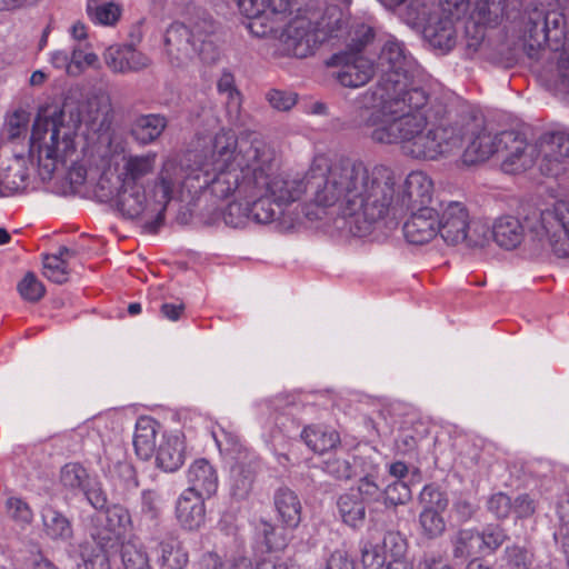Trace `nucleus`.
Here are the masks:
<instances>
[{"instance_id": "obj_49", "label": "nucleus", "mask_w": 569, "mask_h": 569, "mask_svg": "<svg viewBox=\"0 0 569 569\" xmlns=\"http://www.w3.org/2000/svg\"><path fill=\"white\" fill-rule=\"evenodd\" d=\"M507 539L505 530L499 526H488L480 532L481 555L496 551Z\"/></svg>"}, {"instance_id": "obj_32", "label": "nucleus", "mask_w": 569, "mask_h": 569, "mask_svg": "<svg viewBox=\"0 0 569 569\" xmlns=\"http://www.w3.org/2000/svg\"><path fill=\"white\" fill-rule=\"evenodd\" d=\"M157 561L160 569H182L188 563V553L179 540L166 537L157 545Z\"/></svg>"}, {"instance_id": "obj_42", "label": "nucleus", "mask_w": 569, "mask_h": 569, "mask_svg": "<svg viewBox=\"0 0 569 569\" xmlns=\"http://www.w3.org/2000/svg\"><path fill=\"white\" fill-rule=\"evenodd\" d=\"M121 560L124 569H152L144 548L132 541L122 543Z\"/></svg>"}, {"instance_id": "obj_16", "label": "nucleus", "mask_w": 569, "mask_h": 569, "mask_svg": "<svg viewBox=\"0 0 569 569\" xmlns=\"http://www.w3.org/2000/svg\"><path fill=\"white\" fill-rule=\"evenodd\" d=\"M106 66L114 73L140 72L152 64V59L133 44H111L103 52Z\"/></svg>"}, {"instance_id": "obj_28", "label": "nucleus", "mask_w": 569, "mask_h": 569, "mask_svg": "<svg viewBox=\"0 0 569 569\" xmlns=\"http://www.w3.org/2000/svg\"><path fill=\"white\" fill-rule=\"evenodd\" d=\"M338 513L343 523L347 526L359 529L363 526L366 520V503L359 493L350 490L342 493L337 499Z\"/></svg>"}, {"instance_id": "obj_3", "label": "nucleus", "mask_w": 569, "mask_h": 569, "mask_svg": "<svg viewBox=\"0 0 569 569\" xmlns=\"http://www.w3.org/2000/svg\"><path fill=\"white\" fill-rule=\"evenodd\" d=\"M356 128L377 144H399L402 153L418 160H436L459 147L465 128L451 119L448 106L413 91L405 101L351 118Z\"/></svg>"}, {"instance_id": "obj_60", "label": "nucleus", "mask_w": 569, "mask_h": 569, "mask_svg": "<svg viewBox=\"0 0 569 569\" xmlns=\"http://www.w3.org/2000/svg\"><path fill=\"white\" fill-rule=\"evenodd\" d=\"M537 502L528 493L520 495L512 502V509L518 518H529L536 512Z\"/></svg>"}, {"instance_id": "obj_26", "label": "nucleus", "mask_w": 569, "mask_h": 569, "mask_svg": "<svg viewBox=\"0 0 569 569\" xmlns=\"http://www.w3.org/2000/svg\"><path fill=\"white\" fill-rule=\"evenodd\" d=\"M499 137L500 133L491 134L486 130L480 131L466 148L462 154L463 163L472 166L483 162L493 153L500 152L502 144H499Z\"/></svg>"}, {"instance_id": "obj_24", "label": "nucleus", "mask_w": 569, "mask_h": 569, "mask_svg": "<svg viewBox=\"0 0 569 569\" xmlns=\"http://www.w3.org/2000/svg\"><path fill=\"white\" fill-rule=\"evenodd\" d=\"M184 461V442L178 433L163 435L157 449L156 462L166 472L178 470Z\"/></svg>"}, {"instance_id": "obj_27", "label": "nucleus", "mask_w": 569, "mask_h": 569, "mask_svg": "<svg viewBox=\"0 0 569 569\" xmlns=\"http://www.w3.org/2000/svg\"><path fill=\"white\" fill-rule=\"evenodd\" d=\"M102 517V528L97 532V536L102 540L119 539L124 536L131 526L129 511L120 505L106 508Z\"/></svg>"}, {"instance_id": "obj_61", "label": "nucleus", "mask_w": 569, "mask_h": 569, "mask_svg": "<svg viewBox=\"0 0 569 569\" xmlns=\"http://www.w3.org/2000/svg\"><path fill=\"white\" fill-rule=\"evenodd\" d=\"M223 439L226 441V451L232 455L236 461L244 460V452H251L249 449L243 447L238 436L230 432L223 431Z\"/></svg>"}, {"instance_id": "obj_22", "label": "nucleus", "mask_w": 569, "mask_h": 569, "mask_svg": "<svg viewBox=\"0 0 569 569\" xmlns=\"http://www.w3.org/2000/svg\"><path fill=\"white\" fill-rule=\"evenodd\" d=\"M284 50L295 57L305 58L311 52L310 23L306 19H295L281 33Z\"/></svg>"}, {"instance_id": "obj_10", "label": "nucleus", "mask_w": 569, "mask_h": 569, "mask_svg": "<svg viewBox=\"0 0 569 569\" xmlns=\"http://www.w3.org/2000/svg\"><path fill=\"white\" fill-rule=\"evenodd\" d=\"M73 111L77 113L79 124H84L92 132L109 130L113 110L109 93L101 81L90 82L87 86L77 83L73 93Z\"/></svg>"}, {"instance_id": "obj_40", "label": "nucleus", "mask_w": 569, "mask_h": 569, "mask_svg": "<svg viewBox=\"0 0 569 569\" xmlns=\"http://www.w3.org/2000/svg\"><path fill=\"white\" fill-rule=\"evenodd\" d=\"M202 563L207 569H248L249 560L238 552L219 555L207 552L202 557Z\"/></svg>"}, {"instance_id": "obj_8", "label": "nucleus", "mask_w": 569, "mask_h": 569, "mask_svg": "<svg viewBox=\"0 0 569 569\" xmlns=\"http://www.w3.org/2000/svg\"><path fill=\"white\" fill-rule=\"evenodd\" d=\"M211 21L196 23L192 28L180 22L171 23L163 37L164 52L171 66L184 67L196 56L206 62L217 59L218 52L209 37L213 32Z\"/></svg>"}, {"instance_id": "obj_58", "label": "nucleus", "mask_w": 569, "mask_h": 569, "mask_svg": "<svg viewBox=\"0 0 569 569\" xmlns=\"http://www.w3.org/2000/svg\"><path fill=\"white\" fill-rule=\"evenodd\" d=\"M9 515L17 521L30 523L32 520V511L29 506L18 498H10L7 502Z\"/></svg>"}, {"instance_id": "obj_25", "label": "nucleus", "mask_w": 569, "mask_h": 569, "mask_svg": "<svg viewBox=\"0 0 569 569\" xmlns=\"http://www.w3.org/2000/svg\"><path fill=\"white\" fill-rule=\"evenodd\" d=\"M166 117L158 113L140 114L130 124V136L133 140L147 146L154 142L167 128Z\"/></svg>"}, {"instance_id": "obj_45", "label": "nucleus", "mask_w": 569, "mask_h": 569, "mask_svg": "<svg viewBox=\"0 0 569 569\" xmlns=\"http://www.w3.org/2000/svg\"><path fill=\"white\" fill-rule=\"evenodd\" d=\"M362 563L368 569H381L388 561L383 542L368 541L362 548Z\"/></svg>"}, {"instance_id": "obj_20", "label": "nucleus", "mask_w": 569, "mask_h": 569, "mask_svg": "<svg viewBox=\"0 0 569 569\" xmlns=\"http://www.w3.org/2000/svg\"><path fill=\"white\" fill-rule=\"evenodd\" d=\"M157 153L149 151L143 154H129L123 157L120 173L121 183L127 186L144 187V179L154 172Z\"/></svg>"}, {"instance_id": "obj_57", "label": "nucleus", "mask_w": 569, "mask_h": 569, "mask_svg": "<svg viewBox=\"0 0 569 569\" xmlns=\"http://www.w3.org/2000/svg\"><path fill=\"white\" fill-rule=\"evenodd\" d=\"M160 495L151 489L143 490L141 495V511L150 519L158 517L160 512Z\"/></svg>"}, {"instance_id": "obj_17", "label": "nucleus", "mask_w": 569, "mask_h": 569, "mask_svg": "<svg viewBox=\"0 0 569 569\" xmlns=\"http://www.w3.org/2000/svg\"><path fill=\"white\" fill-rule=\"evenodd\" d=\"M406 240L416 246H422L439 234V213L433 208L411 211L410 218L403 223Z\"/></svg>"}, {"instance_id": "obj_62", "label": "nucleus", "mask_w": 569, "mask_h": 569, "mask_svg": "<svg viewBox=\"0 0 569 569\" xmlns=\"http://www.w3.org/2000/svg\"><path fill=\"white\" fill-rule=\"evenodd\" d=\"M242 98L240 92L226 96V109L229 121L237 124L241 117Z\"/></svg>"}, {"instance_id": "obj_56", "label": "nucleus", "mask_w": 569, "mask_h": 569, "mask_svg": "<svg viewBox=\"0 0 569 569\" xmlns=\"http://www.w3.org/2000/svg\"><path fill=\"white\" fill-rule=\"evenodd\" d=\"M270 106L279 111L290 110L297 102V96L281 90L272 89L267 93Z\"/></svg>"}, {"instance_id": "obj_33", "label": "nucleus", "mask_w": 569, "mask_h": 569, "mask_svg": "<svg viewBox=\"0 0 569 569\" xmlns=\"http://www.w3.org/2000/svg\"><path fill=\"white\" fill-rule=\"evenodd\" d=\"M452 555L457 559H473L481 555L480 531L473 528H461L451 538Z\"/></svg>"}, {"instance_id": "obj_13", "label": "nucleus", "mask_w": 569, "mask_h": 569, "mask_svg": "<svg viewBox=\"0 0 569 569\" xmlns=\"http://www.w3.org/2000/svg\"><path fill=\"white\" fill-rule=\"evenodd\" d=\"M539 170L548 177L563 174L569 166V134L563 131L546 132L536 144Z\"/></svg>"}, {"instance_id": "obj_59", "label": "nucleus", "mask_w": 569, "mask_h": 569, "mask_svg": "<svg viewBox=\"0 0 569 569\" xmlns=\"http://www.w3.org/2000/svg\"><path fill=\"white\" fill-rule=\"evenodd\" d=\"M353 492L359 493L365 503L377 500L382 495L379 486L370 477L361 478Z\"/></svg>"}, {"instance_id": "obj_29", "label": "nucleus", "mask_w": 569, "mask_h": 569, "mask_svg": "<svg viewBox=\"0 0 569 569\" xmlns=\"http://www.w3.org/2000/svg\"><path fill=\"white\" fill-rule=\"evenodd\" d=\"M73 476L77 480V486L88 502L96 510H103L107 506V495L102 489L100 481L96 476H92L81 466H73Z\"/></svg>"}, {"instance_id": "obj_23", "label": "nucleus", "mask_w": 569, "mask_h": 569, "mask_svg": "<svg viewBox=\"0 0 569 569\" xmlns=\"http://www.w3.org/2000/svg\"><path fill=\"white\" fill-rule=\"evenodd\" d=\"M273 505L283 527L296 529L300 525L302 506L295 491L287 487L279 488L273 495Z\"/></svg>"}, {"instance_id": "obj_21", "label": "nucleus", "mask_w": 569, "mask_h": 569, "mask_svg": "<svg viewBox=\"0 0 569 569\" xmlns=\"http://www.w3.org/2000/svg\"><path fill=\"white\" fill-rule=\"evenodd\" d=\"M206 499L186 489L182 491L177 500L176 516L183 528L194 530L204 523Z\"/></svg>"}, {"instance_id": "obj_1", "label": "nucleus", "mask_w": 569, "mask_h": 569, "mask_svg": "<svg viewBox=\"0 0 569 569\" xmlns=\"http://www.w3.org/2000/svg\"><path fill=\"white\" fill-rule=\"evenodd\" d=\"M249 171L240 182L234 173L218 179L213 186L217 199L230 196L249 201L252 222L268 224L279 219L286 208L307 200L319 208H335L341 216L342 193L333 190L339 172V161L323 154L316 156L303 177L277 172L274 151L267 143L247 150Z\"/></svg>"}, {"instance_id": "obj_5", "label": "nucleus", "mask_w": 569, "mask_h": 569, "mask_svg": "<svg viewBox=\"0 0 569 569\" xmlns=\"http://www.w3.org/2000/svg\"><path fill=\"white\" fill-rule=\"evenodd\" d=\"M380 73L375 88L360 93L355 100L351 118L382 109L395 101H405L413 91H426L413 87L410 79L416 70V62L402 42L388 40L380 50L376 66Z\"/></svg>"}, {"instance_id": "obj_63", "label": "nucleus", "mask_w": 569, "mask_h": 569, "mask_svg": "<svg viewBox=\"0 0 569 569\" xmlns=\"http://www.w3.org/2000/svg\"><path fill=\"white\" fill-rule=\"evenodd\" d=\"M326 569H353V561L345 550H335L326 563Z\"/></svg>"}, {"instance_id": "obj_30", "label": "nucleus", "mask_w": 569, "mask_h": 569, "mask_svg": "<svg viewBox=\"0 0 569 569\" xmlns=\"http://www.w3.org/2000/svg\"><path fill=\"white\" fill-rule=\"evenodd\" d=\"M305 443L316 453H323L340 443L339 433L327 426L311 425L301 432Z\"/></svg>"}, {"instance_id": "obj_64", "label": "nucleus", "mask_w": 569, "mask_h": 569, "mask_svg": "<svg viewBox=\"0 0 569 569\" xmlns=\"http://www.w3.org/2000/svg\"><path fill=\"white\" fill-rule=\"evenodd\" d=\"M256 569H293L290 568L278 555L268 552L256 565Z\"/></svg>"}, {"instance_id": "obj_53", "label": "nucleus", "mask_w": 569, "mask_h": 569, "mask_svg": "<svg viewBox=\"0 0 569 569\" xmlns=\"http://www.w3.org/2000/svg\"><path fill=\"white\" fill-rule=\"evenodd\" d=\"M505 555L507 562L518 569H525L532 565V555L523 547H507Z\"/></svg>"}, {"instance_id": "obj_12", "label": "nucleus", "mask_w": 569, "mask_h": 569, "mask_svg": "<svg viewBox=\"0 0 569 569\" xmlns=\"http://www.w3.org/2000/svg\"><path fill=\"white\" fill-rule=\"evenodd\" d=\"M372 38V31L367 29L362 38L350 46V50L332 57V64L339 67L336 79L343 87L358 88L373 77V63L361 54V50Z\"/></svg>"}, {"instance_id": "obj_37", "label": "nucleus", "mask_w": 569, "mask_h": 569, "mask_svg": "<svg viewBox=\"0 0 569 569\" xmlns=\"http://www.w3.org/2000/svg\"><path fill=\"white\" fill-rule=\"evenodd\" d=\"M1 196L22 192L29 183V170L19 161H13L0 174Z\"/></svg>"}, {"instance_id": "obj_38", "label": "nucleus", "mask_w": 569, "mask_h": 569, "mask_svg": "<svg viewBox=\"0 0 569 569\" xmlns=\"http://www.w3.org/2000/svg\"><path fill=\"white\" fill-rule=\"evenodd\" d=\"M87 11L94 23L106 27L116 26L122 16L121 6L112 1L88 0Z\"/></svg>"}, {"instance_id": "obj_44", "label": "nucleus", "mask_w": 569, "mask_h": 569, "mask_svg": "<svg viewBox=\"0 0 569 569\" xmlns=\"http://www.w3.org/2000/svg\"><path fill=\"white\" fill-rule=\"evenodd\" d=\"M350 455L330 457L323 462V470L337 480H349L356 473Z\"/></svg>"}, {"instance_id": "obj_11", "label": "nucleus", "mask_w": 569, "mask_h": 569, "mask_svg": "<svg viewBox=\"0 0 569 569\" xmlns=\"http://www.w3.org/2000/svg\"><path fill=\"white\" fill-rule=\"evenodd\" d=\"M439 234L448 244L466 242L469 247H482L488 241L489 228L471 221L462 203L450 202L439 216Z\"/></svg>"}, {"instance_id": "obj_39", "label": "nucleus", "mask_w": 569, "mask_h": 569, "mask_svg": "<svg viewBox=\"0 0 569 569\" xmlns=\"http://www.w3.org/2000/svg\"><path fill=\"white\" fill-rule=\"evenodd\" d=\"M29 123L30 113L22 109L16 110L6 117L1 136L8 141L26 138Z\"/></svg>"}, {"instance_id": "obj_48", "label": "nucleus", "mask_w": 569, "mask_h": 569, "mask_svg": "<svg viewBox=\"0 0 569 569\" xmlns=\"http://www.w3.org/2000/svg\"><path fill=\"white\" fill-rule=\"evenodd\" d=\"M382 496L386 505H405L411 499V489L402 480H395L385 488Z\"/></svg>"}, {"instance_id": "obj_31", "label": "nucleus", "mask_w": 569, "mask_h": 569, "mask_svg": "<svg viewBox=\"0 0 569 569\" xmlns=\"http://www.w3.org/2000/svg\"><path fill=\"white\" fill-rule=\"evenodd\" d=\"M158 423L150 417H140L136 423L133 447L138 457L148 460L156 449Z\"/></svg>"}, {"instance_id": "obj_47", "label": "nucleus", "mask_w": 569, "mask_h": 569, "mask_svg": "<svg viewBox=\"0 0 569 569\" xmlns=\"http://www.w3.org/2000/svg\"><path fill=\"white\" fill-rule=\"evenodd\" d=\"M18 291L24 300L36 302L44 296L46 289L33 272H28L18 283Z\"/></svg>"}, {"instance_id": "obj_35", "label": "nucleus", "mask_w": 569, "mask_h": 569, "mask_svg": "<svg viewBox=\"0 0 569 569\" xmlns=\"http://www.w3.org/2000/svg\"><path fill=\"white\" fill-rule=\"evenodd\" d=\"M425 33L430 44L441 50L449 51L456 43V29L452 18L448 16L429 23Z\"/></svg>"}, {"instance_id": "obj_4", "label": "nucleus", "mask_w": 569, "mask_h": 569, "mask_svg": "<svg viewBox=\"0 0 569 569\" xmlns=\"http://www.w3.org/2000/svg\"><path fill=\"white\" fill-rule=\"evenodd\" d=\"M537 253L551 251L557 258L569 256V203L558 201L551 209L533 212L522 223L518 218L505 216L496 220L489 233L501 248L511 250L525 239Z\"/></svg>"}, {"instance_id": "obj_55", "label": "nucleus", "mask_w": 569, "mask_h": 569, "mask_svg": "<svg viewBox=\"0 0 569 569\" xmlns=\"http://www.w3.org/2000/svg\"><path fill=\"white\" fill-rule=\"evenodd\" d=\"M382 542L386 548L388 559L400 557L406 553L407 542L399 532L388 531L383 536Z\"/></svg>"}, {"instance_id": "obj_18", "label": "nucleus", "mask_w": 569, "mask_h": 569, "mask_svg": "<svg viewBox=\"0 0 569 569\" xmlns=\"http://www.w3.org/2000/svg\"><path fill=\"white\" fill-rule=\"evenodd\" d=\"M187 491L203 498L216 495L219 486V476L216 467L207 459L194 460L186 471Z\"/></svg>"}, {"instance_id": "obj_15", "label": "nucleus", "mask_w": 569, "mask_h": 569, "mask_svg": "<svg viewBox=\"0 0 569 569\" xmlns=\"http://www.w3.org/2000/svg\"><path fill=\"white\" fill-rule=\"evenodd\" d=\"M154 192L152 198L148 199L144 187L127 186L121 183L118 193V208L123 216L136 219L142 216L153 218L157 226L162 224L164 213L160 217L159 210L154 206Z\"/></svg>"}, {"instance_id": "obj_54", "label": "nucleus", "mask_w": 569, "mask_h": 569, "mask_svg": "<svg viewBox=\"0 0 569 569\" xmlns=\"http://www.w3.org/2000/svg\"><path fill=\"white\" fill-rule=\"evenodd\" d=\"M488 510L497 518L505 519L512 510V501L510 497L503 492L495 493L488 500Z\"/></svg>"}, {"instance_id": "obj_9", "label": "nucleus", "mask_w": 569, "mask_h": 569, "mask_svg": "<svg viewBox=\"0 0 569 569\" xmlns=\"http://www.w3.org/2000/svg\"><path fill=\"white\" fill-rule=\"evenodd\" d=\"M209 184L204 182V173L199 163L192 168L168 159L163 162L152 188L156 209L159 210L161 217L169 202L178 194L184 190L189 193L209 191Z\"/></svg>"}, {"instance_id": "obj_43", "label": "nucleus", "mask_w": 569, "mask_h": 569, "mask_svg": "<svg viewBox=\"0 0 569 569\" xmlns=\"http://www.w3.org/2000/svg\"><path fill=\"white\" fill-rule=\"evenodd\" d=\"M442 512H436L430 509H422L419 515V525L421 535L427 539H435L446 530V521L441 515Z\"/></svg>"}, {"instance_id": "obj_50", "label": "nucleus", "mask_w": 569, "mask_h": 569, "mask_svg": "<svg viewBox=\"0 0 569 569\" xmlns=\"http://www.w3.org/2000/svg\"><path fill=\"white\" fill-rule=\"evenodd\" d=\"M237 3L240 12L251 20L249 28L254 32V24L266 16V0H238Z\"/></svg>"}, {"instance_id": "obj_14", "label": "nucleus", "mask_w": 569, "mask_h": 569, "mask_svg": "<svg viewBox=\"0 0 569 569\" xmlns=\"http://www.w3.org/2000/svg\"><path fill=\"white\" fill-rule=\"evenodd\" d=\"M505 152L501 169L506 173L517 174L530 169L536 162V149L528 146L526 139L516 131H502L499 137Z\"/></svg>"}, {"instance_id": "obj_2", "label": "nucleus", "mask_w": 569, "mask_h": 569, "mask_svg": "<svg viewBox=\"0 0 569 569\" xmlns=\"http://www.w3.org/2000/svg\"><path fill=\"white\" fill-rule=\"evenodd\" d=\"M338 161V179L331 187L342 193L341 217L349 221L355 236H366L375 224L405 211L430 208L433 182L426 172H410L398 190L393 170L385 164Z\"/></svg>"}, {"instance_id": "obj_52", "label": "nucleus", "mask_w": 569, "mask_h": 569, "mask_svg": "<svg viewBox=\"0 0 569 569\" xmlns=\"http://www.w3.org/2000/svg\"><path fill=\"white\" fill-rule=\"evenodd\" d=\"M528 31L530 37L537 42L547 41L548 39V17L542 10L535 9L528 21Z\"/></svg>"}, {"instance_id": "obj_51", "label": "nucleus", "mask_w": 569, "mask_h": 569, "mask_svg": "<svg viewBox=\"0 0 569 569\" xmlns=\"http://www.w3.org/2000/svg\"><path fill=\"white\" fill-rule=\"evenodd\" d=\"M42 518L47 533L52 538L62 537L69 527L68 519L53 509H47Z\"/></svg>"}, {"instance_id": "obj_41", "label": "nucleus", "mask_w": 569, "mask_h": 569, "mask_svg": "<svg viewBox=\"0 0 569 569\" xmlns=\"http://www.w3.org/2000/svg\"><path fill=\"white\" fill-rule=\"evenodd\" d=\"M234 197V200L231 201L222 212V219L224 223L232 228H243L250 221H252L251 210L249 201H244Z\"/></svg>"}, {"instance_id": "obj_6", "label": "nucleus", "mask_w": 569, "mask_h": 569, "mask_svg": "<svg viewBox=\"0 0 569 569\" xmlns=\"http://www.w3.org/2000/svg\"><path fill=\"white\" fill-rule=\"evenodd\" d=\"M30 152L38 153L39 176L58 196L71 192V128L62 122V112L51 118L39 114L32 126Z\"/></svg>"}, {"instance_id": "obj_19", "label": "nucleus", "mask_w": 569, "mask_h": 569, "mask_svg": "<svg viewBox=\"0 0 569 569\" xmlns=\"http://www.w3.org/2000/svg\"><path fill=\"white\" fill-rule=\"evenodd\" d=\"M259 462V457L254 452H244V460L236 461L230 478V491L233 498L242 500L250 495Z\"/></svg>"}, {"instance_id": "obj_46", "label": "nucleus", "mask_w": 569, "mask_h": 569, "mask_svg": "<svg viewBox=\"0 0 569 569\" xmlns=\"http://www.w3.org/2000/svg\"><path fill=\"white\" fill-rule=\"evenodd\" d=\"M422 509H430L436 512H443L448 507V498L439 488L427 485L419 496Z\"/></svg>"}, {"instance_id": "obj_36", "label": "nucleus", "mask_w": 569, "mask_h": 569, "mask_svg": "<svg viewBox=\"0 0 569 569\" xmlns=\"http://www.w3.org/2000/svg\"><path fill=\"white\" fill-rule=\"evenodd\" d=\"M70 250L67 247H60L57 253L46 254L43 257V276L52 282L63 283L69 279Z\"/></svg>"}, {"instance_id": "obj_7", "label": "nucleus", "mask_w": 569, "mask_h": 569, "mask_svg": "<svg viewBox=\"0 0 569 569\" xmlns=\"http://www.w3.org/2000/svg\"><path fill=\"white\" fill-rule=\"evenodd\" d=\"M258 143H266L260 139L244 140L238 144L236 134L232 131L221 130L213 139L211 156L209 159L199 162L204 173V182L209 184V192L217 198L213 186L219 178L228 173H234L237 180H243L249 171V161L244 158L248 149L257 147Z\"/></svg>"}, {"instance_id": "obj_34", "label": "nucleus", "mask_w": 569, "mask_h": 569, "mask_svg": "<svg viewBox=\"0 0 569 569\" xmlns=\"http://www.w3.org/2000/svg\"><path fill=\"white\" fill-rule=\"evenodd\" d=\"M101 61L90 43H84L83 47L73 46V77L87 74L93 82L101 81Z\"/></svg>"}]
</instances>
